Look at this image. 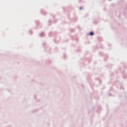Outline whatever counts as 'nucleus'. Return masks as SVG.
<instances>
[{
    "label": "nucleus",
    "mask_w": 127,
    "mask_h": 127,
    "mask_svg": "<svg viewBox=\"0 0 127 127\" xmlns=\"http://www.w3.org/2000/svg\"><path fill=\"white\" fill-rule=\"evenodd\" d=\"M89 35H90L91 36H93V35H94V33L93 32H91L89 33Z\"/></svg>",
    "instance_id": "nucleus-1"
}]
</instances>
